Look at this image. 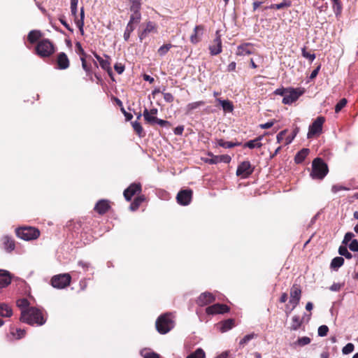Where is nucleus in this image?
<instances>
[{"label": "nucleus", "mask_w": 358, "mask_h": 358, "mask_svg": "<svg viewBox=\"0 0 358 358\" xmlns=\"http://www.w3.org/2000/svg\"><path fill=\"white\" fill-rule=\"evenodd\" d=\"M13 315V310L10 306L6 303L0 304V316L10 317Z\"/></svg>", "instance_id": "obj_31"}, {"label": "nucleus", "mask_w": 358, "mask_h": 358, "mask_svg": "<svg viewBox=\"0 0 358 358\" xmlns=\"http://www.w3.org/2000/svg\"><path fill=\"white\" fill-rule=\"evenodd\" d=\"M29 302L25 298L20 299L17 301V306L19 308H20L22 309V310L29 308Z\"/></svg>", "instance_id": "obj_45"}, {"label": "nucleus", "mask_w": 358, "mask_h": 358, "mask_svg": "<svg viewBox=\"0 0 358 358\" xmlns=\"http://www.w3.org/2000/svg\"><path fill=\"white\" fill-rule=\"evenodd\" d=\"M172 46L171 43L164 44L158 49L157 53L160 56H164L169 51Z\"/></svg>", "instance_id": "obj_44"}, {"label": "nucleus", "mask_w": 358, "mask_h": 358, "mask_svg": "<svg viewBox=\"0 0 358 358\" xmlns=\"http://www.w3.org/2000/svg\"><path fill=\"white\" fill-rule=\"evenodd\" d=\"M275 122H277V120H273L271 121L267 122L266 123L259 124V127L264 129H269L273 127Z\"/></svg>", "instance_id": "obj_60"}, {"label": "nucleus", "mask_w": 358, "mask_h": 358, "mask_svg": "<svg viewBox=\"0 0 358 358\" xmlns=\"http://www.w3.org/2000/svg\"><path fill=\"white\" fill-rule=\"evenodd\" d=\"M255 337L254 334H248L245 336L239 342L240 345H244L247 344L251 339H252Z\"/></svg>", "instance_id": "obj_56"}, {"label": "nucleus", "mask_w": 358, "mask_h": 358, "mask_svg": "<svg viewBox=\"0 0 358 358\" xmlns=\"http://www.w3.org/2000/svg\"><path fill=\"white\" fill-rule=\"evenodd\" d=\"M187 358H206V353L202 348H197L194 352H191Z\"/></svg>", "instance_id": "obj_41"}, {"label": "nucleus", "mask_w": 358, "mask_h": 358, "mask_svg": "<svg viewBox=\"0 0 358 358\" xmlns=\"http://www.w3.org/2000/svg\"><path fill=\"white\" fill-rule=\"evenodd\" d=\"M292 6L291 0H283L281 3L271 4L268 7H265V9L271 8L275 10H280L283 8H289Z\"/></svg>", "instance_id": "obj_29"}, {"label": "nucleus", "mask_w": 358, "mask_h": 358, "mask_svg": "<svg viewBox=\"0 0 358 358\" xmlns=\"http://www.w3.org/2000/svg\"><path fill=\"white\" fill-rule=\"evenodd\" d=\"M333 1V10L336 16L338 17L343 10V6L340 0H331Z\"/></svg>", "instance_id": "obj_38"}, {"label": "nucleus", "mask_w": 358, "mask_h": 358, "mask_svg": "<svg viewBox=\"0 0 358 358\" xmlns=\"http://www.w3.org/2000/svg\"><path fill=\"white\" fill-rule=\"evenodd\" d=\"M324 122L325 118L324 117H317L309 126V129L307 134L308 138H312L315 136H319L322 131V126Z\"/></svg>", "instance_id": "obj_8"}, {"label": "nucleus", "mask_w": 358, "mask_h": 358, "mask_svg": "<svg viewBox=\"0 0 358 358\" xmlns=\"http://www.w3.org/2000/svg\"><path fill=\"white\" fill-rule=\"evenodd\" d=\"M349 189L347 188L345 186H343L341 185H338V184H336V185H334L332 187H331V191L333 193H337L339 191H342V190H348Z\"/></svg>", "instance_id": "obj_57"}, {"label": "nucleus", "mask_w": 358, "mask_h": 358, "mask_svg": "<svg viewBox=\"0 0 358 358\" xmlns=\"http://www.w3.org/2000/svg\"><path fill=\"white\" fill-rule=\"evenodd\" d=\"M193 191L190 189L180 190L176 196L177 201L182 206L188 205L192 199Z\"/></svg>", "instance_id": "obj_12"}, {"label": "nucleus", "mask_w": 358, "mask_h": 358, "mask_svg": "<svg viewBox=\"0 0 358 358\" xmlns=\"http://www.w3.org/2000/svg\"><path fill=\"white\" fill-rule=\"evenodd\" d=\"M11 334L15 336L17 339H20L23 338L26 334L24 329H17L15 332L12 331Z\"/></svg>", "instance_id": "obj_55"}, {"label": "nucleus", "mask_w": 358, "mask_h": 358, "mask_svg": "<svg viewBox=\"0 0 358 358\" xmlns=\"http://www.w3.org/2000/svg\"><path fill=\"white\" fill-rule=\"evenodd\" d=\"M132 13L130 15V20L129 22L134 24H138L141 20V14L140 11H131Z\"/></svg>", "instance_id": "obj_42"}, {"label": "nucleus", "mask_w": 358, "mask_h": 358, "mask_svg": "<svg viewBox=\"0 0 358 358\" xmlns=\"http://www.w3.org/2000/svg\"><path fill=\"white\" fill-rule=\"evenodd\" d=\"M11 282V276L8 271L0 269V287H7Z\"/></svg>", "instance_id": "obj_22"}, {"label": "nucleus", "mask_w": 358, "mask_h": 358, "mask_svg": "<svg viewBox=\"0 0 358 358\" xmlns=\"http://www.w3.org/2000/svg\"><path fill=\"white\" fill-rule=\"evenodd\" d=\"M76 52L80 55V57H86L87 54L85 52L84 49L83 48L81 43L80 42L76 43Z\"/></svg>", "instance_id": "obj_53"}, {"label": "nucleus", "mask_w": 358, "mask_h": 358, "mask_svg": "<svg viewBox=\"0 0 358 358\" xmlns=\"http://www.w3.org/2000/svg\"><path fill=\"white\" fill-rule=\"evenodd\" d=\"M41 36L42 34L40 31L32 30L29 33L27 39L30 43L34 44L36 42L38 43L40 41L39 39L41 38Z\"/></svg>", "instance_id": "obj_28"}, {"label": "nucleus", "mask_w": 358, "mask_h": 358, "mask_svg": "<svg viewBox=\"0 0 358 358\" xmlns=\"http://www.w3.org/2000/svg\"><path fill=\"white\" fill-rule=\"evenodd\" d=\"M327 164L321 158H315L312 163L310 176L313 179L322 180L328 173Z\"/></svg>", "instance_id": "obj_4"}, {"label": "nucleus", "mask_w": 358, "mask_h": 358, "mask_svg": "<svg viewBox=\"0 0 358 358\" xmlns=\"http://www.w3.org/2000/svg\"><path fill=\"white\" fill-rule=\"evenodd\" d=\"M111 208L110 201L108 199H100L94 206V210L99 215L106 214Z\"/></svg>", "instance_id": "obj_16"}, {"label": "nucleus", "mask_w": 358, "mask_h": 358, "mask_svg": "<svg viewBox=\"0 0 358 358\" xmlns=\"http://www.w3.org/2000/svg\"><path fill=\"white\" fill-rule=\"evenodd\" d=\"M338 253L341 256H344L348 259H350L352 257V254L348 250L345 246L341 245L338 248Z\"/></svg>", "instance_id": "obj_43"}, {"label": "nucleus", "mask_w": 358, "mask_h": 358, "mask_svg": "<svg viewBox=\"0 0 358 358\" xmlns=\"http://www.w3.org/2000/svg\"><path fill=\"white\" fill-rule=\"evenodd\" d=\"M301 296V289L300 286L294 284L290 289V299L289 303L292 304V309L295 308L299 304Z\"/></svg>", "instance_id": "obj_14"}, {"label": "nucleus", "mask_w": 358, "mask_h": 358, "mask_svg": "<svg viewBox=\"0 0 358 358\" xmlns=\"http://www.w3.org/2000/svg\"><path fill=\"white\" fill-rule=\"evenodd\" d=\"M310 341H311L309 337L303 336V337L299 338L296 341V343L299 346H304V345L309 344L310 343Z\"/></svg>", "instance_id": "obj_49"}, {"label": "nucleus", "mask_w": 358, "mask_h": 358, "mask_svg": "<svg viewBox=\"0 0 358 358\" xmlns=\"http://www.w3.org/2000/svg\"><path fill=\"white\" fill-rule=\"evenodd\" d=\"M205 105V101H198L192 103H189L186 106V114L189 115L192 113L193 110L197 109Z\"/></svg>", "instance_id": "obj_30"}, {"label": "nucleus", "mask_w": 358, "mask_h": 358, "mask_svg": "<svg viewBox=\"0 0 358 358\" xmlns=\"http://www.w3.org/2000/svg\"><path fill=\"white\" fill-rule=\"evenodd\" d=\"M142 192V186L140 182H133L123 192L124 197L127 201H131L134 196H138Z\"/></svg>", "instance_id": "obj_10"}, {"label": "nucleus", "mask_w": 358, "mask_h": 358, "mask_svg": "<svg viewBox=\"0 0 358 358\" xmlns=\"http://www.w3.org/2000/svg\"><path fill=\"white\" fill-rule=\"evenodd\" d=\"M71 277L69 273L54 275L51 279V285L57 289H63L71 283Z\"/></svg>", "instance_id": "obj_7"}, {"label": "nucleus", "mask_w": 358, "mask_h": 358, "mask_svg": "<svg viewBox=\"0 0 358 358\" xmlns=\"http://www.w3.org/2000/svg\"><path fill=\"white\" fill-rule=\"evenodd\" d=\"M3 245L4 249L8 252H12L15 248V241L8 236H5L2 238Z\"/></svg>", "instance_id": "obj_24"}, {"label": "nucleus", "mask_w": 358, "mask_h": 358, "mask_svg": "<svg viewBox=\"0 0 358 358\" xmlns=\"http://www.w3.org/2000/svg\"><path fill=\"white\" fill-rule=\"evenodd\" d=\"M255 167L252 166L249 161L241 162L237 167L236 176L241 178H247L254 172Z\"/></svg>", "instance_id": "obj_9"}, {"label": "nucleus", "mask_w": 358, "mask_h": 358, "mask_svg": "<svg viewBox=\"0 0 358 358\" xmlns=\"http://www.w3.org/2000/svg\"><path fill=\"white\" fill-rule=\"evenodd\" d=\"M106 59H103V61H100V66L101 69L106 71L108 74L112 77L113 71L110 67V62L109 61L110 57L108 55H105Z\"/></svg>", "instance_id": "obj_32"}, {"label": "nucleus", "mask_w": 358, "mask_h": 358, "mask_svg": "<svg viewBox=\"0 0 358 358\" xmlns=\"http://www.w3.org/2000/svg\"><path fill=\"white\" fill-rule=\"evenodd\" d=\"M132 127H133L134 131L138 136L143 137L145 135V134L143 131V129L140 122H138L137 121L132 122Z\"/></svg>", "instance_id": "obj_40"}, {"label": "nucleus", "mask_w": 358, "mask_h": 358, "mask_svg": "<svg viewBox=\"0 0 358 358\" xmlns=\"http://www.w3.org/2000/svg\"><path fill=\"white\" fill-rule=\"evenodd\" d=\"M164 99L168 102V103H172L174 101V96L171 93L169 92H164V91L162 92Z\"/></svg>", "instance_id": "obj_58"}, {"label": "nucleus", "mask_w": 358, "mask_h": 358, "mask_svg": "<svg viewBox=\"0 0 358 358\" xmlns=\"http://www.w3.org/2000/svg\"><path fill=\"white\" fill-rule=\"evenodd\" d=\"M209 50L212 55H217L222 52V40L218 31L216 32V37L210 45Z\"/></svg>", "instance_id": "obj_20"}, {"label": "nucleus", "mask_w": 358, "mask_h": 358, "mask_svg": "<svg viewBox=\"0 0 358 358\" xmlns=\"http://www.w3.org/2000/svg\"><path fill=\"white\" fill-rule=\"evenodd\" d=\"M329 331V327L327 325H322L318 328L317 334L320 336H325Z\"/></svg>", "instance_id": "obj_54"}, {"label": "nucleus", "mask_w": 358, "mask_h": 358, "mask_svg": "<svg viewBox=\"0 0 358 358\" xmlns=\"http://www.w3.org/2000/svg\"><path fill=\"white\" fill-rule=\"evenodd\" d=\"M229 310L230 308L222 303H215L206 308V313L208 315L224 314L229 312Z\"/></svg>", "instance_id": "obj_13"}, {"label": "nucleus", "mask_w": 358, "mask_h": 358, "mask_svg": "<svg viewBox=\"0 0 358 358\" xmlns=\"http://www.w3.org/2000/svg\"><path fill=\"white\" fill-rule=\"evenodd\" d=\"M215 296L210 292H205L201 293L196 299V304L199 306H205L213 303Z\"/></svg>", "instance_id": "obj_17"}, {"label": "nucleus", "mask_w": 358, "mask_h": 358, "mask_svg": "<svg viewBox=\"0 0 358 358\" xmlns=\"http://www.w3.org/2000/svg\"><path fill=\"white\" fill-rule=\"evenodd\" d=\"M288 90H289V87L278 88L274 91V94L282 96L283 97H285V96L286 95L285 94L289 92Z\"/></svg>", "instance_id": "obj_59"}, {"label": "nucleus", "mask_w": 358, "mask_h": 358, "mask_svg": "<svg viewBox=\"0 0 358 358\" xmlns=\"http://www.w3.org/2000/svg\"><path fill=\"white\" fill-rule=\"evenodd\" d=\"M143 115L144 117V120L145 121L146 123L150 124V125H154L155 124H156V122L157 120V117L155 115H149L148 114V108H145L144 110H143Z\"/></svg>", "instance_id": "obj_35"}, {"label": "nucleus", "mask_w": 358, "mask_h": 358, "mask_svg": "<svg viewBox=\"0 0 358 358\" xmlns=\"http://www.w3.org/2000/svg\"><path fill=\"white\" fill-rule=\"evenodd\" d=\"M80 60L83 69L85 71L87 75H90L91 73V66L87 65L85 57H80Z\"/></svg>", "instance_id": "obj_52"}, {"label": "nucleus", "mask_w": 358, "mask_h": 358, "mask_svg": "<svg viewBox=\"0 0 358 358\" xmlns=\"http://www.w3.org/2000/svg\"><path fill=\"white\" fill-rule=\"evenodd\" d=\"M217 143L219 146L224 148H231L241 145V143L240 142L233 143L229 141H224L223 139H218L217 141Z\"/></svg>", "instance_id": "obj_37"}, {"label": "nucleus", "mask_w": 358, "mask_h": 358, "mask_svg": "<svg viewBox=\"0 0 358 358\" xmlns=\"http://www.w3.org/2000/svg\"><path fill=\"white\" fill-rule=\"evenodd\" d=\"M301 54L302 56L308 60H310V62H312L316 57L314 53H310L309 52L306 51V48L304 47L301 50Z\"/></svg>", "instance_id": "obj_47"}, {"label": "nucleus", "mask_w": 358, "mask_h": 358, "mask_svg": "<svg viewBox=\"0 0 358 358\" xmlns=\"http://www.w3.org/2000/svg\"><path fill=\"white\" fill-rule=\"evenodd\" d=\"M129 1L131 2V11H140L141 7V0H129Z\"/></svg>", "instance_id": "obj_46"}, {"label": "nucleus", "mask_w": 358, "mask_h": 358, "mask_svg": "<svg viewBox=\"0 0 358 358\" xmlns=\"http://www.w3.org/2000/svg\"><path fill=\"white\" fill-rule=\"evenodd\" d=\"M204 26L202 24L196 25L194 29L192 34L190 36V41L193 44H196L199 41H201V36L203 34Z\"/></svg>", "instance_id": "obj_21"}, {"label": "nucleus", "mask_w": 358, "mask_h": 358, "mask_svg": "<svg viewBox=\"0 0 358 358\" xmlns=\"http://www.w3.org/2000/svg\"><path fill=\"white\" fill-rule=\"evenodd\" d=\"M217 101L222 106L224 111L231 113L234 110V105L229 100H222L217 99Z\"/></svg>", "instance_id": "obj_33"}, {"label": "nucleus", "mask_w": 358, "mask_h": 358, "mask_svg": "<svg viewBox=\"0 0 358 358\" xmlns=\"http://www.w3.org/2000/svg\"><path fill=\"white\" fill-rule=\"evenodd\" d=\"M114 69L118 74H121L124 71V66L121 63H116Z\"/></svg>", "instance_id": "obj_62"}, {"label": "nucleus", "mask_w": 358, "mask_h": 358, "mask_svg": "<svg viewBox=\"0 0 358 358\" xmlns=\"http://www.w3.org/2000/svg\"><path fill=\"white\" fill-rule=\"evenodd\" d=\"M310 152L309 149L303 148L299 151L294 157V162L296 164L302 163Z\"/></svg>", "instance_id": "obj_27"}, {"label": "nucleus", "mask_w": 358, "mask_h": 358, "mask_svg": "<svg viewBox=\"0 0 358 358\" xmlns=\"http://www.w3.org/2000/svg\"><path fill=\"white\" fill-rule=\"evenodd\" d=\"M55 64L59 70L67 69L70 66V60L65 52H61L56 55Z\"/></svg>", "instance_id": "obj_15"}, {"label": "nucleus", "mask_w": 358, "mask_h": 358, "mask_svg": "<svg viewBox=\"0 0 358 358\" xmlns=\"http://www.w3.org/2000/svg\"><path fill=\"white\" fill-rule=\"evenodd\" d=\"M344 259L342 257H336L331 260L330 268L333 270H338L344 264Z\"/></svg>", "instance_id": "obj_34"}, {"label": "nucleus", "mask_w": 358, "mask_h": 358, "mask_svg": "<svg viewBox=\"0 0 358 358\" xmlns=\"http://www.w3.org/2000/svg\"><path fill=\"white\" fill-rule=\"evenodd\" d=\"M264 136H259L257 137L256 138L249 141L246 142L244 145V148H249L250 149L253 148H260L262 146V143H261V141L262 140Z\"/></svg>", "instance_id": "obj_25"}, {"label": "nucleus", "mask_w": 358, "mask_h": 358, "mask_svg": "<svg viewBox=\"0 0 358 358\" xmlns=\"http://www.w3.org/2000/svg\"><path fill=\"white\" fill-rule=\"evenodd\" d=\"M349 248L350 250H352L353 252H357L358 251V241L356 239L352 240L349 245Z\"/></svg>", "instance_id": "obj_61"}, {"label": "nucleus", "mask_w": 358, "mask_h": 358, "mask_svg": "<svg viewBox=\"0 0 358 358\" xmlns=\"http://www.w3.org/2000/svg\"><path fill=\"white\" fill-rule=\"evenodd\" d=\"M255 49L251 43H244L237 47L236 55L238 56H245L254 54Z\"/></svg>", "instance_id": "obj_18"}, {"label": "nucleus", "mask_w": 358, "mask_h": 358, "mask_svg": "<svg viewBox=\"0 0 358 358\" xmlns=\"http://www.w3.org/2000/svg\"><path fill=\"white\" fill-rule=\"evenodd\" d=\"M347 99H341L335 106V112L339 113L347 104Z\"/></svg>", "instance_id": "obj_48"}, {"label": "nucleus", "mask_w": 358, "mask_h": 358, "mask_svg": "<svg viewBox=\"0 0 358 358\" xmlns=\"http://www.w3.org/2000/svg\"><path fill=\"white\" fill-rule=\"evenodd\" d=\"M157 331L161 334H166L174 327L173 317L171 313H166L158 317L155 322Z\"/></svg>", "instance_id": "obj_2"}, {"label": "nucleus", "mask_w": 358, "mask_h": 358, "mask_svg": "<svg viewBox=\"0 0 358 358\" xmlns=\"http://www.w3.org/2000/svg\"><path fill=\"white\" fill-rule=\"evenodd\" d=\"M157 33V29L155 23L148 21L145 23V27L138 33V37L141 41H143L150 33Z\"/></svg>", "instance_id": "obj_19"}, {"label": "nucleus", "mask_w": 358, "mask_h": 358, "mask_svg": "<svg viewBox=\"0 0 358 358\" xmlns=\"http://www.w3.org/2000/svg\"><path fill=\"white\" fill-rule=\"evenodd\" d=\"M303 323V320L299 315H294L292 318L291 330L296 331L299 329Z\"/></svg>", "instance_id": "obj_36"}, {"label": "nucleus", "mask_w": 358, "mask_h": 358, "mask_svg": "<svg viewBox=\"0 0 358 358\" xmlns=\"http://www.w3.org/2000/svg\"><path fill=\"white\" fill-rule=\"evenodd\" d=\"M210 158H203V161L208 164H217L220 162L229 164L231 157L228 155H215L212 152H208L207 154Z\"/></svg>", "instance_id": "obj_11"}, {"label": "nucleus", "mask_w": 358, "mask_h": 358, "mask_svg": "<svg viewBox=\"0 0 358 358\" xmlns=\"http://www.w3.org/2000/svg\"><path fill=\"white\" fill-rule=\"evenodd\" d=\"M299 132V128H296L294 131H293V134L292 135H289L288 136H287L285 138V144L286 145L290 144L292 141L294 139L295 136H296L297 133Z\"/></svg>", "instance_id": "obj_50"}, {"label": "nucleus", "mask_w": 358, "mask_h": 358, "mask_svg": "<svg viewBox=\"0 0 358 358\" xmlns=\"http://www.w3.org/2000/svg\"><path fill=\"white\" fill-rule=\"evenodd\" d=\"M16 236L24 241L37 239L40 236V231L33 227H21L15 229Z\"/></svg>", "instance_id": "obj_5"}, {"label": "nucleus", "mask_w": 358, "mask_h": 358, "mask_svg": "<svg viewBox=\"0 0 358 358\" xmlns=\"http://www.w3.org/2000/svg\"><path fill=\"white\" fill-rule=\"evenodd\" d=\"M289 92L286 93L285 97L282 100V103L285 105H290L296 101L303 94L305 90L303 88L289 87Z\"/></svg>", "instance_id": "obj_6"}, {"label": "nucleus", "mask_w": 358, "mask_h": 358, "mask_svg": "<svg viewBox=\"0 0 358 358\" xmlns=\"http://www.w3.org/2000/svg\"><path fill=\"white\" fill-rule=\"evenodd\" d=\"M218 325L220 327V331L224 333L235 327V320L231 318L227 319L220 322Z\"/></svg>", "instance_id": "obj_23"}, {"label": "nucleus", "mask_w": 358, "mask_h": 358, "mask_svg": "<svg viewBox=\"0 0 358 358\" xmlns=\"http://www.w3.org/2000/svg\"><path fill=\"white\" fill-rule=\"evenodd\" d=\"M55 45L48 38L40 40L35 47V52L41 58L50 57L55 52Z\"/></svg>", "instance_id": "obj_3"}, {"label": "nucleus", "mask_w": 358, "mask_h": 358, "mask_svg": "<svg viewBox=\"0 0 358 358\" xmlns=\"http://www.w3.org/2000/svg\"><path fill=\"white\" fill-rule=\"evenodd\" d=\"M144 358H160L159 355L155 353L154 352H145L143 355Z\"/></svg>", "instance_id": "obj_64"}, {"label": "nucleus", "mask_w": 358, "mask_h": 358, "mask_svg": "<svg viewBox=\"0 0 358 358\" xmlns=\"http://www.w3.org/2000/svg\"><path fill=\"white\" fill-rule=\"evenodd\" d=\"M84 9L83 8H81L80 10V19L75 18V22L79 29L81 34L83 35L84 34L83 27H84Z\"/></svg>", "instance_id": "obj_39"}, {"label": "nucleus", "mask_w": 358, "mask_h": 358, "mask_svg": "<svg viewBox=\"0 0 358 358\" xmlns=\"http://www.w3.org/2000/svg\"><path fill=\"white\" fill-rule=\"evenodd\" d=\"M145 201V196L143 194H139L131 203L129 208L132 211L136 210L141 203Z\"/></svg>", "instance_id": "obj_26"}, {"label": "nucleus", "mask_w": 358, "mask_h": 358, "mask_svg": "<svg viewBox=\"0 0 358 358\" xmlns=\"http://www.w3.org/2000/svg\"><path fill=\"white\" fill-rule=\"evenodd\" d=\"M20 320L31 325L37 324L38 326L44 324L46 322L43 311L34 307L22 310Z\"/></svg>", "instance_id": "obj_1"}, {"label": "nucleus", "mask_w": 358, "mask_h": 358, "mask_svg": "<svg viewBox=\"0 0 358 358\" xmlns=\"http://www.w3.org/2000/svg\"><path fill=\"white\" fill-rule=\"evenodd\" d=\"M354 237V234L352 233V232H347L345 234V236H344V238H343V244H345V245H347L348 243Z\"/></svg>", "instance_id": "obj_63"}, {"label": "nucleus", "mask_w": 358, "mask_h": 358, "mask_svg": "<svg viewBox=\"0 0 358 358\" xmlns=\"http://www.w3.org/2000/svg\"><path fill=\"white\" fill-rule=\"evenodd\" d=\"M354 348H355L354 345L351 343H349L345 346H344L343 348L342 352L344 355H348V354L351 353L352 352H353Z\"/></svg>", "instance_id": "obj_51"}]
</instances>
